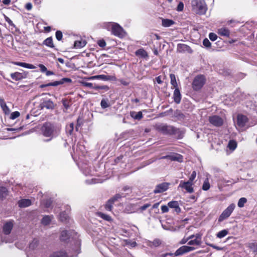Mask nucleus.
<instances>
[{
  "label": "nucleus",
  "mask_w": 257,
  "mask_h": 257,
  "mask_svg": "<svg viewBox=\"0 0 257 257\" xmlns=\"http://www.w3.org/2000/svg\"><path fill=\"white\" fill-rule=\"evenodd\" d=\"M107 25V28L110 29L111 33L114 36L120 38H123L126 35L123 29L118 24L113 22H109Z\"/></svg>",
  "instance_id": "nucleus-6"
},
{
  "label": "nucleus",
  "mask_w": 257,
  "mask_h": 257,
  "mask_svg": "<svg viewBox=\"0 0 257 257\" xmlns=\"http://www.w3.org/2000/svg\"><path fill=\"white\" fill-rule=\"evenodd\" d=\"M168 205L170 208H174L175 211L177 213H179L181 211V209L179 206V203L177 201H170L168 203Z\"/></svg>",
  "instance_id": "nucleus-22"
},
{
  "label": "nucleus",
  "mask_w": 257,
  "mask_h": 257,
  "mask_svg": "<svg viewBox=\"0 0 257 257\" xmlns=\"http://www.w3.org/2000/svg\"><path fill=\"white\" fill-rule=\"evenodd\" d=\"M184 9V4L183 2H180L177 7L176 10L178 12H181Z\"/></svg>",
  "instance_id": "nucleus-54"
},
{
  "label": "nucleus",
  "mask_w": 257,
  "mask_h": 257,
  "mask_svg": "<svg viewBox=\"0 0 257 257\" xmlns=\"http://www.w3.org/2000/svg\"><path fill=\"white\" fill-rule=\"evenodd\" d=\"M94 79H99L104 81H114L117 80L115 75H98L92 77Z\"/></svg>",
  "instance_id": "nucleus-14"
},
{
  "label": "nucleus",
  "mask_w": 257,
  "mask_h": 257,
  "mask_svg": "<svg viewBox=\"0 0 257 257\" xmlns=\"http://www.w3.org/2000/svg\"><path fill=\"white\" fill-rule=\"evenodd\" d=\"M20 207L25 208L30 206L32 204V201L29 199H22L18 202Z\"/></svg>",
  "instance_id": "nucleus-19"
},
{
  "label": "nucleus",
  "mask_w": 257,
  "mask_h": 257,
  "mask_svg": "<svg viewBox=\"0 0 257 257\" xmlns=\"http://www.w3.org/2000/svg\"><path fill=\"white\" fill-rule=\"evenodd\" d=\"M74 124L71 123L70 124L66 127V131L69 134L71 135L74 130Z\"/></svg>",
  "instance_id": "nucleus-44"
},
{
  "label": "nucleus",
  "mask_w": 257,
  "mask_h": 257,
  "mask_svg": "<svg viewBox=\"0 0 257 257\" xmlns=\"http://www.w3.org/2000/svg\"><path fill=\"white\" fill-rule=\"evenodd\" d=\"M248 247L251 249L253 252L257 254V243L256 242H251L248 243Z\"/></svg>",
  "instance_id": "nucleus-35"
},
{
  "label": "nucleus",
  "mask_w": 257,
  "mask_h": 257,
  "mask_svg": "<svg viewBox=\"0 0 257 257\" xmlns=\"http://www.w3.org/2000/svg\"><path fill=\"white\" fill-rule=\"evenodd\" d=\"M206 244L209 246H211L212 247V248H214V249H216V250H221V248L220 247H219V246H217L216 245H214L213 244H211V243H206Z\"/></svg>",
  "instance_id": "nucleus-62"
},
{
  "label": "nucleus",
  "mask_w": 257,
  "mask_h": 257,
  "mask_svg": "<svg viewBox=\"0 0 257 257\" xmlns=\"http://www.w3.org/2000/svg\"><path fill=\"white\" fill-rule=\"evenodd\" d=\"M201 241L197 240V239L191 240L188 242V244L189 245H201Z\"/></svg>",
  "instance_id": "nucleus-42"
},
{
  "label": "nucleus",
  "mask_w": 257,
  "mask_h": 257,
  "mask_svg": "<svg viewBox=\"0 0 257 257\" xmlns=\"http://www.w3.org/2000/svg\"><path fill=\"white\" fill-rule=\"evenodd\" d=\"M20 115V113L19 111H14L12 112L11 114L10 118L12 119H15L18 117Z\"/></svg>",
  "instance_id": "nucleus-50"
},
{
  "label": "nucleus",
  "mask_w": 257,
  "mask_h": 257,
  "mask_svg": "<svg viewBox=\"0 0 257 257\" xmlns=\"http://www.w3.org/2000/svg\"><path fill=\"white\" fill-rule=\"evenodd\" d=\"M228 233V231L226 229H223L219 231L217 234V237L219 238H222L225 236Z\"/></svg>",
  "instance_id": "nucleus-34"
},
{
  "label": "nucleus",
  "mask_w": 257,
  "mask_h": 257,
  "mask_svg": "<svg viewBox=\"0 0 257 257\" xmlns=\"http://www.w3.org/2000/svg\"><path fill=\"white\" fill-rule=\"evenodd\" d=\"M193 183L189 181H181L178 186V188H181L185 189L189 193H192L194 192L193 187Z\"/></svg>",
  "instance_id": "nucleus-9"
},
{
  "label": "nucleus",
  "mask_w": 257,
  "mask_h": 257,
  "mask_svg": "<svg viewBox=\"0 0 257 257\" xmlns=\"http://www.w3.org/2000/svg\"><path fill=\"white\" fill-rule=\"evenodd\" d=\"M39 241L37 239H34L30 243L29 248L31 249H35L38 245Z\"/></svg>",
  "instance_id": "nucleus-36"
},
{
  "label": "nucleus",
  "mask_w": 257,
  "mask_h": 257,
  "mask_svg": "<svg viewBox=\"0 0 257 257\" xmlns=\"http://www.w3.org/2000/svg\"><path fill=\"white\" fill-rule=\"evenodd\" d=\"M209 121L212 125L215 126H220L223 123V119L218 115H212L209 117Z\"/></svg>",
  "instance_id": "nucleus-10"
},
{
  "label": "nucleus",
  "mask_w": 257,
  "mask_h": 257,
  "mask_svg": "<svg viewBox=\"0 0 257 257\" xmlns=\"http://www.w3.org/2000/svg\"><path fill=\"white\" fill-rule=\"evenodd\" d=\"M246 202L247 199L244 197H242L239 199L237 205L240 208L243 207Z\"/></svg>",
  "instance_id": "nucleus-41"
},
{
  "label": "nucleus",
  "mask_w": 257,
  "mask_h": 257,
  "mask_svg": "<svg viewBox=\"0 0 257 257\" xmlns=\"http://www.w3.org/2000/svg\"><path fill=\"white\" fill-rule=\"evenodd\" d=\"M80 243L79 241H77L76 242V248L73 254H70L69 252L68 253L65 250L62 249L54 251L50 255V257H73L77 255L80 252Z\"/></svg>",
  "instance_id": "nucleus-3"
},
{
  "label": "nucleus",
  "mask_w": 257,
  "mask_h": 257,
  "mask_svg": "<svg viewBox=\"0 0 257 257\" xmlns=\"http://www.w3.org/2000/svg\"><path fill=\"white\" fill-rule=\"evenodd\" d=\"M237 147V143L234 140H230L228 144L227 147L229 149V150L233 151Z\"/></svg>",
  "instance_id": "nucleus-33"
},
{
  "label": "nucleus",
  "mask_w": 257,
  "mask_h": 257,
  "mask_svg": "<svg viewBox=\"0 0 257 257\" xmlns=\"http://www.w3.org/2000/svg\"><path fill=\"white\" fill-rule=\"evenodd\" d=\"M205 79L203 75H198L195 77L192 87L194 90H198L200 89L205 83Z\"/></svg>",
  "instance_id": "nucleus-8"
},
{
  "label": "nucleus",
  "mask_w": 257,
  "mask_h": 257,
  "mask_svg": "<svg viewBox=\"0 0 257 257\" xmlns=\"http://www.w3.org/2000/svg\"><path fill=\"white\" fill-rule=\"evenodd\" d=\"M41 131L44 136L50 138L49 139L44 140V141L48 142L59 135L60 132V127L55 124L47 122L44 123Z\"/></svg>",
  "instance_id": "nucleus-1"
},
{
  "label": "nucleus",
  "mask_w": 257,
  "mask_h": 257,
  "mask_svg": "<svg viewBox=\"0 0 257 257\" xmlns=\"http://www.w3.org/2000/svg\"><path fill=\"white\" fill-rule=\"evenodd\" d=\"M14 64H15L16 65L19 66H21V67H23L24 68L31 69H35L36 68V66H35L34 65H33L32 64H28V63H24V62H14Z\"/></svg>",
  "instance_id": "nucleus-25"
},
{
  "label": "nucleus",
  "mask_w": 257,
  "mask_h": 257,
  "mask_svg": "<svg viewBox=\"0 0 257 257\" xmlns=\"http://www.w3.org/2000/svg\"><path fill=\"white\" fill-rule=\"evenodd\" d=\"M156 128L163 135H174L178 139H182L184 134L183 131L166 124H157Z\"/></svg>",
  "instance_id": "nucleus-2"
},
{
  "label": "nucleus",
  "mask_w": 257,
  "mask_h": 257,
  "mask_svg": "<svg viewBox=\"0 0 257 257\" xmlns=\"http://www.w3.org/2000/svg\"><path fill=\"white\" fill-rule=\"evenodd\" d=\"M14 226V221L13 220H10L6 222L3 226V232L5 234H9Z\"/></svg>",
  "instance_id": "nucleus-13"
},
{
  "label": "nucleus",
  "mask_w": 257,
  "mask_h": 257,
  "mask_svg": "<svg viewBox=\"0 0 257 257\" xmlns=\"http://www.w3.org/2000/svg\"><path fill=\"white\" fill-rule=\"evenodd\" d=\"M51 221V217L50 216H44L41 221V222L44 225H48Z\"/></svg>",
  "instance_id": "nucleus-32"
},
{
  "label": "nucleus",
  "mask_w": 257,
  "mask_h": 257,
  "mask_svg": "<svg viewBox=\"0 0 257 257\" xmlns=\"http://www.w3.org/2000/svg\"><path fill=\"white\" fill-rule=\"evenodd\" d=\"M11 78L15 80H20L22 78V75L20 73L15 72L11 74Z\"/></svg>",
  "instance_id": "nucleus-39"
},
{
  "label": "nucleus",
  "mask_w": 257,
  "mask_h": 257,
  "mask_svg": "<svg viewBox=\"0 0 257 257\" xmlns=\"http://www.w3.org/2000/svg\"><path fill=\"white\" fill-rule=\"evenodd\" d=\"M170 185V183L167 182L162 183L157 185L154 190L155 194L162 193L166 191Z\"/></svg>",
  "instance_id": "nucleus-11"
},
{
  "label": "nucleus",
  "mask_w": 257,
  "mask_h": 257,
  "mask_svg": "<svg viewBox=\"0 0 257 257\" xmlns=\"http://www.w3.org/2000/svg\"><path fill=\"white\" fill-rule=\"evenodd\" d=\"M72 82V80L69 78H63L59 81H56L53 82H50L48 83L47 85L50 86H56L59 85H62L65 83H70Z\"/></svg>",
  "instance_id": "nucleus-16"
},
{
  "label": "nucleus",
  "mask_w": 257,
  "mask_h": 257,
  "mask_svg": "<svg viewBox=\"0 0 257 257\" xmlns=\"http://www.w3.org/2000/svg\"><path fill=\"white\" fill-rule=\"evenodd\" d=\"M84 41H75L74 43V47L76 48H82L85 45Z\"/></svg>",
  "instance_id": "nucleus-43"
},
{
  "label": "nucleus",
  "mask_w": 257,
  "mask_h": 257,
  "mask_svg": "<svg viewBox=\"0 0 257 257\" xmlns=\"http://www.w3.org/2000/svg\"><path fill=\"white\" fill-rule=\"evenodd\" d=\"M162 159H168L171 161H178L179 162H183V156L178 154H175L172 155H167L163 156Z\"/></svg>",
  "instance_id": "nucleus-15"
},
{
  "label": "nucleus",
  "mask_w": 257,
  "mask_h": 257,
  "mask_svg": "<svg viewBox=\"0 0 257 257\" xmlns=\"http://www.w3.org/2000/svg\"><path fill=\"white\" fill-rule=\"evenodd\" d=\"M196 249L193 246H189L187 245H183L179 247L175 253H166L161 254L160 257H174L176 256H180L186 253L194 250Z\"/></svg>",
  "instance_id": "nucleus-5"
},
{
  "label": "nucleus",
  "mask_w": 257,
  "mask_h": 257,
  "mask_svg": "<svg viewBox=\"0 0 257 257\" xmlns=\"http://www.w3.org/2000/svg\"><path fill=\"white\" fill-rule=\"evenodd\" d=\"M100 216L102 218H103L106 220H108V221L110 220V218H111L109 215L105 214L102 213H100Z\"/></svg>",
  "instance_id": "nucleus-57"
},
{
  "label": "nucleus",
  "mask_w": 257,
  "mask_h": 257,
  "mask_svg": "<svg viewBox=\"0 0 257 257\" xmlns=\"http://www.w3.org/2000/svg\"><path fill=\"white\" fill-rule=\"evenodd\" d=\"M97 44L99 47L103 48L106 46V42L103 39H101L97 41Z\"/></svg>",
  "instance_id": "nucleus-55"
},
{
  "label": "nucleus",
  "mask_w": 257,
  "mask_h": 257,
  "mask_svg": "<svg viewBox=\"0 0 257 257\" xmlns=\"http://www.w3.org/2000/svg\"><path fill=\"white\" fill-rule=\"evenodd\" d=\"M196 176V171H194L192 172L191 176L189 177V180L188 181L190 182L191 183H193V181L195 179Z\"/></svg>",
  "instance_id": "nucleus-51"
},
{
  "label": "nucleus",
  "mask_w": 257,
  "mask_h": 257,
  "mask_svg": "<svg viewBox=\"0 0 257 257\" xmlns=\"http://www.w3.org/2000/svg\"><path fill=\"white\" fill-rule=\"evenodd\" d=\"M4 17L5 21L8 23V24H9L10 26H12L14 28H16L15 25L13 23L12 21L8 17H7L5 14H4Z\"/></svg>",
  "instance_id": "nucleus-48"
},
{
  "label": "nucleus",
  "mask_w": 257,
  "mask_h": 257,
  "mask_svg": "<svg viewBox=\"0 0 257 257\" xmlns=\"http://www.w3.org/2000/svg\"><path fill=\"white\" fill-rule=\"evenodd\" d=\"M63 37L62 33L60 31H57L56 32V38L58 41L62 40Z\"/></svg>",
  "instance_id": "nucleus-52"
},
{
  "label": "nucleus",
  "mask_w": 257,
  "mask_h": 257,
  "mask_svg": "<svg viewBox=\"0 0 257 257\" xmlns=\"http://www.w3.org/2000/svg\"><path fill=\"white\" fill-rule=\"evenodd\" d=\"M173 98L174 101L177 104H179L180 103L181 100V95L178 88H176L174 91Z\"/></svg>",
  "instance_id": "nucleus-20"
},
{
  "label": "nucleus",
  "mask_w": 257,
  "mask_h": 257,
  "mask_svg": "<svg viewBox=\"0 0 257 257\" xmlns=\"http://www.w3.org/2000/svg\"><path fill=\"white\" fill-rule=\"evenodd\" d=\"M38 66L40 68V70L42 72L46 73V72L47 70V69L43 64H40L38 65Z\"/></svg>",
  "instance_id": "nucleus-58"
},
{
  "label": "nucleus",
  "mask_w": 257,
  "mask_h": 257,
  "mask_svg": "<svg viewBox=\"0 0 257 257\" xmlns=\"http://www.w3.org/2000/svg\"><path fill=\"white\" fill-rule=\"evenodd\" d=\"M130 116L135 119L140 120L143 117V114L141 111L136 112L131 111Z\"/></svg>",
  "instance_id": "nucleus-26"
},
{
  "label": "nucleus",
  "mask_w": 257,
  "mask_h": 257,
  "mask_svg": "<svg viewBox=\"0 0 257 257\" xmlns=\"http://www.w3.org/2000/svg\"><path fill=\"white\" fill-rule=\"evenodd\" d=\"M52 200L51 199L46 200L45 202V206L47 208H49L51 206L52 204Z\"/></svg>",
  "instance_id": "nucleus-61"
},
{
  "label": "nucleus",
  "mask_w": 257,
  "mask_h": 257,
  "mask_svg": "<svg viewBox=\"0 0 257 257\" xmlns=\"http://www.w3.org/2000/svg\"><path fill=\"white\" fill-rule=\"evenodd\" d=\"M233 203L230 204L220 214L218 218V222H221L228 218L235 208Z\"/></svg>",
  "instance_id": "nucleus-7"
},
{
  "label": "nucleus",
  "mask_w": 257,
  "mask_h": 257,
  "mask_svg": "<svg viewBox=\"0 0 257 257\" xmlns=\"http://www.w3.org/2000/svg\"><path fill=\"white\" fill-rule=\"evenodd\" d=\"M41 109L46 108L48 109H53L54 108L53 102L50 99H43L39 105Z\"/></svg>",
  "instance_id": "nucleus-12"
},
{
  "label": "nucleus",
  "mask_w": 257,
  "mask_h": 257,
  "mask_svg": "<svg viewBox=\"0 0 257 257\" xmlns=\"http://www.w3.org/2000/svg\"><path fill=\"white\" fill-rule=\"evenodd\" d=\"M151 206V204L149 203H147L144 204V205L140 207V209L141 211H143L145 210L147 208Z\"/></svg>",
  "instance_id": "nucleus-60"
},
{
  "label": "nucleus",
  "mask_w": 257,
  "mask_h": 257,
  "mask_svg": "<svg viewBox=\"0 0 257 257\" xmlns=\"http://www.w3.org/2000/svg\"><path fill=\"white\" fill-rule=\"evenodd\" d=\"M101 107L104 109L109 106V104L108 102V101L103 99L100 102Z\"/></svg>",
  "instance_id": "nucleus-46"
},
{
  "label": "nucleus",
  "mask_w": 257,
  "mask_h": 257,
  "mask_svg": "<svg viewBox=\"0 0 257 257\" xmlns=\"http://www.w3.org/2000/svg\"><path fill=\"white\" fill-rule=\"evenodd\" d=\"M8 194V191L6 187H0V199H3Z\"/></svg>",
  "instance_id": "nucleus-29"
},
{
  "label": "nucleus",
  "mask_w": 257,
  "mask_h": 257,
  "mask_svg": "<svg viewBox=\"0 0 257 257\" xmlns=\"http://www.w3.org/2000/svg\"><path fill=\"white\" fill-rule=\"evenodd\" d=\"M125 195L123 193H117L115 194L113 197L111 198L110 199L112 200V201L114 202L117 200H118L119 199H120L122 197H125Z\"/></svg>",
  "instance_id": "nucleus-37"
},
{
  "label": "nucleus",
  "mask_w": 257,
  "mask_h": 257,
  "mask_svg": "<svg viewBox=\"0 0 257 257\" xmlns=\"http://www.w3.org/2000/svg\"><path fill=\"white\" fill-rule=\"evenodd\" d=\"M170 77L171 79V84L175 89L178 88V85L176 81L175 75L173 74H171L170 75Z\"/></svg>",
  "instance_id": "nucleus-31"
},
{
  "label": "nucleus",
  "mask_w": 257,
  "mask_h": 257,
  "mask_svg": "<svg viewBox=\"0 0 257 257\" xmlns=\"http://www.w3.org/2000/svg\"><path fill=\"white\" fill-rule=\"evenodd\" d=\"M175 22L170 19H162V25L163 27H169L174 24Z\"/></svg>",
  "instance_id": "nucleus-28"
},
{
  "label": "nucleus",
  "mask_w": 257,
  "mask_h": 257,
  "mask_svg": "<svg viewBox=\"0 0 257 257\" xmlns=\"http://www.w3.org/2000/svg\"><path fill=\"white\" fill-rule=\"evenodd\" d=\"M93 88L96 90L102 89L105 90H108L109 89V87L107 85H95L94 86Z\"/></svg>",
  "instance_id": "nucleus-45"
},
{
  "label": "nucleus",
  "mask_w": 257,
  "mask_h": 257,
  "mask_svg": "<svg viewBox=\"0 0 257 257\" xmlns=\"http://www.w3.org/2000/svg\"><path fill=\"white\" fill-rule=\"evenodd\" d=\"M203 45L207 48H209L211 47V44L207 38H205L203 41Z\"/></svg>",
  "instance_id": "nucleus-49"
},
{
  "label": "nucleus",
  "mask_w": 257,
  "mask_h": 257,
  "mask_svg": "<svg viewBox=\"0 0 257 257\" xmlns=\"http://www.w3.org/2000/svg\"><path fill=\"white\" fill-rule=\"evenodd\" d=\"M68 217V214L64 212H61L59 215L60 219L62 221H65L67 220Z\"/></svg>",
  "instance_id": "nucleus-47"
},
{
  "label": "nucleus",
  "mask_w": 257,
  "mask_h": 257,
  "mask_svg": "<svg viewBox=\"0 0 257 257\" xmlns=\"http://www.w3.org/2000/svg\"><path fill=\"white\" fill-rule=\"evenodd\" d=\"M114 203V202L112 201V200L109 199L106 202L105 206L106 210L108 211H111L112 210V205Z\"/></svg>",
  "instance_id": "nucleus-38"
},
{
  "label": "nucleus",
  "mask_w": 257,
  "mask_h": 257,
  "mask_svg": "<svg viewBox=\"0 0 257 257\" xmlns=\"http://www.w3.org/2000/svg\"><path fill=\"white\" fill-rule=\"evenodd\" d=\"M43 44L50 48H54V45L53 42V39L52 37H49L47 38L44 42Z\"/></svg>",
  "instance_id": "nucleus-30"
},
{
  "label": "nucleus",
  "mask_w": 257,
  "mask_h": 257,
  "mask_svg": "<svg viewBox=\"0 0 257 257\" xmlns=\"http://www.w3.org/2000/svg\"><path fill=\"white\" fill-rule=\"evenodd\" d=\"M70 237V233L67 230H63L60 235V239L61 241H66L69 239Z\"/></svg>",
  "instance_id": "nucleus-27"
},
{
  "label": "nucleus",
  "mask_w": 257,
  "mask_h": 257,
  "mask_svg": "<svg viewBox=\"0 0 257 257\" xmlns=\"http://www.w3.org/2000/svg\"><path fill=\"white\" fill-rule=\"evenodd\" d=\"M83 85L86 87H89V88H93V87H94L93 84L90 82H83Z\"/></svg>",
  "instance_id": "nucleus-63"
},
{
  "label": "nucleus",
  "mask_w": 257,
  "mask_h": 257,
  "mask_svg": "<svg viewBox=\"0 0 257 257\" xmlns=\"http://www.w3.org/2000/svg\"><path fill=\"white\" fill-rule=\"evenodd\" d=\"M177 51L180 53L188 52V53H191L192 52V50H191V48L184 44H178Z\"/></svg>",
  "instance_id": "nucleus-18"
},
{
  "label": "nucleus",
  "mask_w": 257,
  "mask_h": 257,
  "mask_svg": "<svg viewBox=\"0 0 257 257\" xmlns=\"http://www.w3.org/2000/svg\"><path fill=\"white\" fill-rule=\"evenodd\" d=\"M0 106L4 112L6 114H9L10 113V109L7 105L4 99L0 97Z\"/></svg>",
  "instance_id": "nucleus-21"
},
{
  "label": "nucleus",
  "mask_w": 257,
  "mask_h": 257,
  "mask_svg": "<svg viewBox=\"0 0 257 257\" xmlns=\"http://www.w3.org/2000/svg\"><path fill=\"white\" fill-rule=\"evenodd\" d=\"M168 206H166V205H162L161 206V210H162V213H166V212H168V211H169V208H168Z\"/></svg>",
  "instance_id": "nucleus-59"
},
{
  "label": "nucleus",
  "mask_w": 257,
  "mask_h": 257,
  "mask_svg": "<svg viewBox=\"0 0 257 257\" xmlns=\"http://www.w3.org/2000/svg\"><path fill=\"white\" fill-rule=\"evenodd\" d=\"M118 81L120 82V83L124 86H128L130 84V82L124 80L122 79H119Z\"/></svg>",
  "instance_id": "nucleus-64"
},
{
  "label": "nucleus",
  "mask_w": 257,
  "mask_h": 257,
  "mask_svg": "<svg viewBox=\"0 0 257 257\" xmlns=\"http://www.w3.org/2000/svg\"><path fill=\"white\" fill-rule=\"evenodd\" d=\"M247 118L246 116L242 114H238L237 117V124L239 127H242L244 126Z\"/></svg>",
  "instance_id": "nucleus-17"
},
{
  "label": "nucleus",
  "mask_w": 257,
  "mask_h": 257,
  "mask_svg": "<svg viewBox=\"0 0 257 257\" xmlns=\"http://www.w3.org/2000/svg\"><path fill=\"white\" fill-rule=\"evenodd\" d=\"M210 187V183L209 182L208 179H206L202 186V189L204 191H207Z\"/></svg>",
  "instance_id": "nucleus-40"
},
{
  "label": "nucleus",
  "mask_w": 257,
  "mask_h": 257,
  "mask_svg": "<svg viewBox=\"0 0 257 257\" xmlns=\"http://www.w3.org/2000/svg\"><path fill=\"white\" fill-rule=\"evenodd\" d=\"M209 38L210 40H211L212 41H214L217 39V36L215 33H210L209 34Z\"/></svg>",
  "instance_id": "nucleus-53"
},
{
  "label": "nucleus",
  "mask_w": 257,
  "mask_h": 257,
  "mask_svg": "<svg viewBox=\"0 0 257 257\" xmlns=\"http://www.w3.org/2000/svg\"><path fill=\"white\" fill-rule=\"evenodd\" d=\"M191 6L193 10L199 15L205 14L207 10V5L204 0H192Z\"/></svg>",
  "instance_id": "nucleus-4"
},
{
  "label": "nucleus",
  "mask_w": 257,
  "mask_h": 257,
  "mask_svg": "<svg viewBox=\"0 0 257 257\" xmlns=\"http://www.w3.org/2000/svg\"><path fill=\"white\" fill-rule=\"evenodd\" d=\"M218 34L221 36L229 37L230 36V31L226 28H221L218 29Z\"/></svg>",
  "instance_id": "nucleus-23"
},
{
  "label": "nucleus",
  "mask_w": 257,
  "mask_h": 257,
  "mask_svg": "<svg viewBox=\"0 0 257 257\" xmlns=\"http://www.w3.org/2000/svg\"><path fill=\"white\" fill-rule=\"evenodd\" d=\"M135 54L137 56L143 58H146L148 57V55L147 51L143 48L137 50L135 52Z\"/></svg>",
  "instance_id": "nucleus-24"
},
{
  "label": "nucleus",
  "mask_w": 257,
  "mask_h": 257,
  "mask_svg": "<svg viewBox=\"0 0 257 257\" xmlns=\"http://www.w3.org/2000/svg\"><path fill=\"white\" fill-rule=\"evenodd\" d=\"M62 103L66 109H67L69 107V102L67 99H63Z\"/></svg>",
  "instance_id": "nucleus-56"
}]
</instances>
